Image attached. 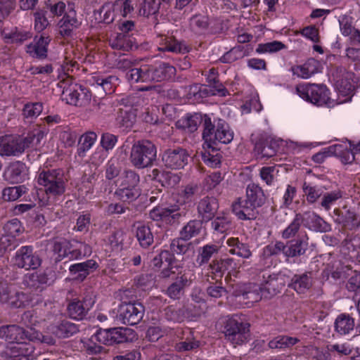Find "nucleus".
<instances>
[{
	"instance_id": "nucleus-42",
	"label": "nucleus",
	"mask_w": 360,
	"mask_h": 360,
	"mask_svg": "<svg viewBox=\"0 0 360 360\" xmlns=\"http://www.w3.org/2000/svg\"><path fill=\"white\" fill-rule=\"evenodd\" d=\"M202 158L204 162L210 167H217L221 163V155L212 145L210 149L203 147Z\"/></svg>"
},
{
	"instance_id": "nucleus-44",
	"label": "nucleus",
	"mask_w": 360,
	"mask_h": 360,
	"mask_svg": "<svg viewBox=\"0 0 360 360\" xmlns=\"http://www.w3.org/2000/svg\"><path fill=\"white\" fill-rule=\"evenodd\" d=\"M199 188L196 185L187 186L179 195L177 200L180 205L188 204L190 206L198 195Z\"/></svg>"
},
{
	"instance_id": "nucleus-37",
	"label": "nucleus",
	"mask_w": 360,
	"mask_h": 360,
	"mask_svg": "<svg viewBox=\"0 0 360 360\" xmlns=\"http://www.w3.org/2000/svg\"><path fill=\"white\" fill-rule=\"evenodd\" d=\"M354 328V321L349 315L342 314L335 321V330L340 335L349 333Z\"/></svg>"
},
{
	"instance_id": "nucleus-31",
	"label": "nucleus",
	"mask_w": 360,
	"mask_h": 360,
	"mask_svg": "<svg viewBox=\"0 0 360 360\" xmlns=\"http://www.w3.org/2000/svg\"><path fill=\"white\" fill-rule=\"evenodd\" d=\"M97 264L93 260L77 263L70 266L69 270L74 276V279L82 281L89 274V269L96 268Z\"/></svg>"
},
{
	"instance_id": "nucleus-61",
	"label": "nucleus",
	"mask_w": 360,
	"mask_h": 360,
	"mask_svg": "<svg viewBox=\"0 0 360 360\" xmlns=\"http://www.w3.org/2000/svg\"><path fill=\"white\" fill-rule=\"evenodd\" d=\"M22 193L21 186L8 187L4 189L3 198L7 201H15L18 199Z\"/></svg>"
},
{
	"instance_id": "nucleus-46",
	"label": "nucleus",
	"mask_w": 360,
	"mask_h": 360,
	"mask_svg": "<svg viewBox=\"0 0 360 360\" xmlns=\"http://www.w3.org/2000/svg\"><path fill=\"white\" fill-rule=\"evenodd\" d=\"M115 195L124 202H130L135 200L139 195V191L136 187L117 186Z\"/></svg>"
},
{
	"instance_id": "nucleus-8",
	"label": "nucleus",
	"mask_w": 360,
	"mask_h": 360,
	"mask_svg": "<svg viewBox=\"0 0 360 360\" xmlns=\"http://www.w3.org/2000/svg\"><path fill=\"white\" fill-rule=\"evenodd\" d=\"M74 244H72L70 241L61 239L59 241H56L53 245V252L56 255L55 260L56 262L60 261L65 257L73 259L79 255H81V252H76L75 250H72L73 247L79 245V248L84 247V255L89 254L91 252L90 248L83 243L77 241H73Z\"/></svg>"
},
{
	"instance_id": "nucleus-59",
	"label": "nucleus",
	"mask_w": 360,
	"mask_h": 360,
	"mask_svg": "<svg viewBox=\"0 0 360 360\" xmlns=\"http://www.w3.org/2000/svg\"><path fill=\"white\" fill-rule=\"evenodd\" d=\"M185 283L186 281L180 278L168 288L167 295L172 299L179 298L182 295V290Z\"/></svg>"
},
{
	"instance_id": "nucleus-18",
	"label": "nucleus",
	"mask_w": 360,
	"mask_h": 360,
	"mask_svg": "<svg viewBox=\"0 0 360 360\" xmlns=\"http://www.w3.org/2000/svg\"><path fill=\"white\" fill-rule=\"evenodd\" d=\"M332 148L335 155H340L342 162L346 164L352 162L355 160V155L360 153V142L354 145L348 141L344 143L335 144Z\"/></svg>"
},
{
	"instance_id": "nucleus-57",
	"label": "nucleus",
	"mask_w": 360,
	"mask_h": 360,
	"mask_svg": "<svg viewBox=\"0 0 360 360\" xmlns=\"http://www.w3.org/2000/svg\"><path fill=\"white\" fill-rule=\"evenodd\" d=\"M342 196L340 191H333L325 194L322 198L321 205L326 210H329L330 207Z\"/></svg>"
},
{
	"instance_id": "nucleus-7",
	"label": "nucleus",
	"mask_w": 360,
	"mask_h": 360,
	"mask_svg": "<svg viewBox=\"0 0 360 360\" xmlns=\"http://www.w3.org/2000/svg\"><path fill=\"white\" fill-rule=\"evenodd\" d=\"M144 307L140 303H122L118 308V319L124 324L136 325L143 316Z\"/></svg>"
},
{
	"instance_id": "nucleus-60",
	"label": "nucleus",
	"mask_w": 360,
	"mask_h": 360,
	"mask_svg": "<svg viewBox=\"0 0 360 360\" xmlns=\"http://www.w3.org/2000/svg\"><path fill=\"white\" fill-rule=\"evenodd\" d=\"M160 4L155 0H144L142 7L139 10L141 15L148 16L158 12Z\"/></svg>"
},
{
	"instance_id": "nucleus-21",
	"label": "nucleus",
	"mask_w": 360,
	"mask_h": 360,
	"mask_svg": "<svg viewBox=\"0 0 360 360\" xmlns=\"http://www.w3.org/2000/svg\"><path fill=\"white\" fill-rule=\"evenodd\" d=\"M153 179L160 182L162 186L174 187L181 181V176L176 173L153 169L149 175Z\"/></svg>"
},
{
	"instance_id": "nucleus-56",
	"label": "nucleus",
	"mask_w": 360,
	"mask_h": 360,
	"mask_svg": "<svg viewBox=\"0 0 360 360\" xmlns=\"http://www.w3.org/2000/svg\"><path fill=\"white\" fill-rule=\"evenodd\" d=\"M43 106L40 103H27L24 106V118L37 117L42 112Z\"/></svg>"
},
{
	"instance_id": "nucleus-53",
	"label": "nucleus",
	"mask_w": 360,
	"mask_h": 360,
	"mask_svg": "<svg viewBox=\"0 0 360 360\" xmlns=\"http://www.w3.org/2000/svg\"><path fill=\"white\" fill-rule=\"evenodd\" d=\"M46 132L41 130H37L32 136L24 139V150L25 148H31L35 150L41 146V141L46 136Z\"/></svg>"
},
{
	"instance_id": "nucleus-33",
	"label": "nucleus",
	"mask_w": 360,
	"mask_h": 360,
	"mask_svg": "<svg viewBox=\"0 0 360 360\" xmlns=\"http://www.w3.org/2000/svg\"><path fill=\"white\" fill-rule=\"evenodd\" d=\"M22 165L20 161L11 162L4 172L5 179L11 184H18L22 179Z\"/></svg>"
},
{
	"instance_id": "nucleus-12",
	"label": "nucleus",
	"mask_w": 360,
	"mask_h": 360,
	"mask_svg": "<svg viewBox=\"0 0 360 360\" xmlns=\"http://www.w3.org/2000/svg\"><path fill=\"white\" fill-rule=\"evenodd\" d=\"M179 205L158 206L150 212V217L154 221L171 224L178 219L182 214H184V212H179Z\"/></svg>"
},
{
	"instance_id": "nucleus-15",
	"label": "nucleus",
	"mask_w": 360,
	"mask_h": 360,
	"mask_svg": "<svg viewBox=\"0 0 360 360\" xmlns=\"http://www.w3.org/2000/svg\"><path fill=\"white\" fill-rule=\"evenodd\" d=\"M188 157L184 149H169L165 152L162 161L166 167L178 169L183 168L188 163Z\"/></svg>"
},
{
	"instance_id": "nucleus-63",
	"label": "nucleus",
	"mask_w": 360,
	"mask_h": 360,
	"mask_svg": "<svg viewBox=\"0 0 360 360\" xmlns=\"http://www.w3.org/2000/svg\"><path fill=\"white\" fill-rule=\"evenodd\" d=\"M277 172L276 167H264L260 170V176L267 185H272Z\"/></svg>"
},
{
	"instance_id": "nucleus-4",
	"label": "nucleus",
	"mask_w": 360,
	"mask_h": 360,
	"mask_svg": "<svg viewBox=\"0 0 360 360\" xmlns=\"http://www.w3.org/2000/svg\"><path fill=\"white\" fill-rule=\"evenodd\" d=\"M155 146L148 140L136 142L131 147V163L136 168L143 169L152 165L156 159Z\"/></svg>"
},
{
	"instance_id": "nucleus-51",
	"label": "nucleus",
	"mask_w": 360,
	"mask_h": 360,
	"mask_svg": "<svg viewBox=\"0 0 360 360\" xmlns=\"http://www.w3.org/2000/svg\"><path fill=\"white\" fill-rule=\"evenodd\" d=\"M299 340L296 338L288 336H278L269 342V347L272 349L285 348L292 346L298 342Z\"/></svg>"
},
{
	"instance_id": "nucleus-13",
	"label": "nucleus",
	"mask_w": 360,
	"mask_h": 360,
	"mask_svg": "<svg viewBox=\"0 0 360 360\" xmlns=\"http://www.w3.org/2000/svg\"><path fill=\"white\" fill-rule=\"evenodd\" d=\"M307 243L304 241H290L286 245L281 242L276 243L274 245L267 246L264 249L265 254H278L283 252L287 257H295L303 254L305 251Z\"/></svg>"
},
{
	"instance_id": "nucleus-52",
	"label": "nucleus",
	"mask_w": 360,
	"mask_h": 360,
	"mask_svg": "<svg viewBox=\"0 0 360 360\" xmlns=\"http://www.w3.org/2000/svg\"><path fill=\"white\" fill-rule=\"evenodd\" d=\"M22 342L8 344L5 351V360H22Z\"/></svg>"
},
{
	"instance_id": "nucleus-48",
	"label": "nucleus",
	"mask_w": 360,
	"mask_h": 360,
	"mask_svg": "<svg viewBox=\"0 0 360 360\" xmlns=\"http://www.w3.org/2000/svg\"><path fill=\"white\" fill-rule=\"evenodd\" d=\"M174 72L175 69L173 66L161 63L155 68H150L149 73L150 76H155L157 75L161 76L162 75L163 76L162 78L158 81L160 82L171 78L174 75Z\"/></svg>"
},
{
	"instance_id": "nucleus-49",
	"label": "nucleus",
	"mask_w": 360,
	"mask_h": 360,
	"mask_svg": "<svg viewBox=\"0 0 360 360\" xmlns=\"http://www.w3.org/2000/svg\"><path fill=\"white\" fill-rule=\"evenodd\" d=\"M68 309L70 316L76 320L82 319L87 312L82 302L76 300L70 302Z\"/></svg>"
},
{
	"instance_id": "nucleus-58",
	"label": "nucleus",
	"mask_w": 360,
	"mask_h": 360,
	"mask_svg": "<svg viewBox=\"0 0 360 360\" xmlns=\"http://www.w3.org/2000/svg\"><path fill=\"white\" fill-rule=\"evenodd\" d=\"M116 10L120 9L122 15L126 17L130 14L137 4L136 0H125L124 1H116L115 4Z\"/></svg>"
},
{
	"instance_id": "nucleus-10",
	"label": "nucleus",
	"mask_w": 360,
	"mask_h": 360,
	"mask_svg": "<svg viewBox=\"0 0 360 360\" xmlns=\"http://www.w3.org/2000/svg\"><path fill=\"white\" fill-rule=\"evenodd\" d=\"M38 183L45 188L47 194L61 195L65 191L64 183L60 178L57 177L54 170L40 173Z\"/></svg>"
},
{
	"instance_id": "nucleus-29",
	"label": "nucleus",
	"mask_w": 360,
	"mask_h": 360,
	"mask_svg": "<svg viewBox=\"0 0 360 360\" xmlns=\"http://www.w3.org/2000/svg\"><path fill=\"white\" fill-rule=\"evenodd\" d=\"M246 199L255 207L262 206L265 201V195L262 188L254 184H249L246 189Z\"/></svg>"
},
{
	"instance_id": "nucleus-5",
	"label": "nucleus",
	"mask_w": 360,
	"mask_h": 360,
	"mask_svg": "<svg viewBox=\"0 0 360 360\" xmlns=\"http://www.w3.org/2000/svg\"><path fill=\"white\" fill-rule=\"evenodd\" d=\"M67 73L60 75V81L58 86L62 89L61 99L66 103L79 105L84 100H88L87 91L81 85L72 82V79L67 76Z\"/></svg>"
},
{
	"instance_id": "nucleus-54",
	"label": "nucleus",
	"mask_w": 360,
	"mask_h": 360,
	"mask_svg": "<svg viewBox=\"0 0 360 360\" xmlns=\"http://www.w3.org/2000/svg\"><path fill=\"white\" fill-rule=\"evenodd\" d=\"M219 251V247L215 245H207L202 248L198 257V262L200 264L207 263L212 256Z\"/></svg>"
},
{
	"instance_id": "nucleus-25",
	"label": "nucleus",
	"mask_w": 360,
	"mask_h": 360,
	"mask_svg": "<svg viewBox=\"0 0 360 360\" xmlns=\"http://www.w3.org/2000/svg\"><path fill=\"white\" fill-rule=\"evenodd\" d=\"M233 212L238 219H250L254 217L253 207L247 199H238L233 205Z\"/></svg>"
},
{
	"instance_id": "nucleus-43",
	"label": "nucleus",
	"mask_w": 360,
	"mask_h": 360,
	"mask_svg": "<svg viewBox=\"0 0 360 360\" xmlns=\"http://www.w3.org/2000/svg\"><path fill=\"white\" fill-rule=\"evenodd\" d=\"M11 290H8V287L6 283H0V302H9L11 305L16 307L21 306V302L19 300L20 295L15 293V296L9 295Z\"/></svg>"
},
{
	"instance_id": "nucleus-27",
	"label": "nucleus",
	"mask_w": 360,
	"mask_h": 360,
	"mask_svg": "<svg viewBox=\"0 0 360 360\" xmlns=\"http://www.w3.org/2000/svg\"><path fill=\"white\" fill-rule=\"evenodd\" d=\"M115 10L116 8L114 4H105L100 10L96 11L94 13L95 22L97 23L103 22L106 24L112 22L115 19Z\"/></svg>"
},
{
	"instance_id": "nucleus-62",
	"label": "nucleus",
	"mask_w": 360,
	"mask_h": 360,
	"mask_svg": "<svg viewBox=\"0 0 360 360\" xmlns=\"http://www.w3.org/2000/svg\"><path fill=\"white\" fill-rule=\"evenodd\" d=\"M245 55L243 51V47L238 46L233 48L229 52L226 53L221 58L224 63H231L238 58L244 57Z\"/></svg>"
},
{
	"instance_id": "nucleus-38",
	"label": "nucleus",
	"mask_w": 360,
	"mask_h": 360,
	"mask_svg": "<svg viewBox=\"0 0 360 360\" xmlns=\"http://www.w3.org/2000/svg\"><path fill=\"white\" fill-rule=\"evenodd\" d=\"M200 120V116L198 114L187 115L178 120L176 125L187 132H193L197 130Z\"/></svg>"
},
{
	"instance_id": "nucleus-3",
	"label": "nucleus",
	"mask_w": 360,
	"mask_h": 360,
	"mask_svg": "<svg viewBox=\"0 0 360 360\" xmlns=\"http://www.w3.org/2000/svg\"><path fill=\"white\" fill-rule=\"evenodd\" d=\"M233 131L225 121L219 120L212 127L210 118L205 119L202 133L205 148L210 149L212 145L217 143L228 144L233 140Z\"/></svg>"
},
{
	"instance_id": "nucleus-20",
	"label": "nucleus",
	"mask_w": 360,
	"mask_h": 360,
	"mask_svg": "<svg viewBox=\"0 0 360 360\" xmlns=\"http://www.w3.org/2000/svg\"><path fill=\"white\" fill-rule=\"evenodd\" d=\"M319 63L314 59H309L302 65L291 68L292 75L300 79H307L318 71Z\"/></svg>"
},
{
	"instance_id": "nucleus-14",
	"label": "nucleus",
	"mask_w": 360,
	"mask_h": 360,
	"mask_svg": "<svg viewBox=\"0 0 360 360\" xmlns=\"http://www.w3.org/2000/svg\"><path fill=\"white\" fill-rule=\"evenodd\" d=\"M22 138L20 135L0 137V155L18 156L22 152Z\"/></svg>"
},
{
	"instance_id": "nucleus-32",
	"label": "nucleus",
	"mask_w": 360,
	"mask_h": 360,
	"mask_svg": "<svg viewBox=\"0 0 360 360\" xmlns=\"http://www.w3.org/2000/svg\"><path fill=\"white\" fill-rule=\"evenodd\" d=\"M112 344L132 341L136 338L134 330L129 328H111Z\"/></svg>"
},
{
	"instance_id": "nucleus-36",
	"label": "nucleus",
	"mask_w": 360,
	"mask_h": 360,
	"mask_svg": "<svg viewBox=\"0 0 360 360\" xmlns=\"http://www.w3.org/2000/svg\"><path fill=\"white\" fill-rule=\"evenodd\" d=\"M51 331L60 338H68L78 331L77 326L70 321H63L58 326L51 328Z\"/></svg>"
},
{
	"instance_id": "nucleus-47",
	"label": "nucleus",
	"mask_w": 360,
	"mask_h": 360,
	"mask_svg": "<svg viewBox=\"0 0 360 360\" xmlns=\"http://www.w3.org/2000/svg\"><path fill=\"white\" fill-rule=\"evenodd\" d=\"M285 45L281 41H273L258 44L256 52L259 54L273 53L285 49Z\"/></svg>"
},
{
	"instance_id": "nucleus-40",
	"label": "nucleus",
	"mask_w": 360,
	"mask_h": 360,
	"mask_svg": "<svg viewBox=\"0 0 360 360\" xmlns=\"http://www.w3.org/2000/svg\"><path fill=\"white\" fill-rule=\"evenodd\" d=\"M97 139V135L94 132H87L83 134L79 140L77 154L79 157H84L86 151L91 148Z\"/></svg>"
},
{
	"instance_id": "nucleus-17",
	"label": "nucleus",
	"mask_w": 360,
	"mask_h": 360,
	"mask_svg": "<svg viewBox=\"0 0 360 360\" xmlns=\"http://www.w3.org/2000/svg\"><path fill=\"white\" fill-rule=\"evenodd\" d=\"M59 32L62 36H68L72 30L79 25V22L76 17V11L73 4H68L67 13L58 22Z\"/></svg>"
},
{
	"instance_id": "nucleus-50",
	"label": "nucleus",
	"mask_w": 360,
	"mask_h": 360,
	"mask_svg": "<svg viewBox=\"0 0 360 360\" xmlns=\"http://www.w3.org/2000/svg\"><path fill=\"white\" fill-rule=\"evenodd\" d=\"M32 249L29 246H24V269H35L41 264L39 258L31 255Z\"/></svg>"
},
{
	"instance_id": "nucleus-24",
	"label": "nucleus",
	"mask_w": 360,
	"mask_h": 360,
	"mask_svg": "<svg viewBox=\"0 0 360 360\" xmlns=\"http://www.w3.org/2000/svg\"><path fill=\"white\" fill-rule=\"evenodd\" d=\"M285 143V141L282 139H274L271 141L269 146L257 144L255 146V152L259 158H270L274 156L278 151L284 152V150L281 149V147L283 146Z\"/></svg>"
},
{
	"instance_id": "nucleus-64",
	"label": "nucleus",
	"mask_w": 360,
	"mask_h": 360,
	"mask_svg": "<svg viewBox=\"0 0 360 360\" xmlns=\"http://www.w3.org/2000/svg\"><path fill=\"white\" fill-rule=\"evenodd\" d=\"M165 333V330L162 328L159 323H154L153 325H151L148 328L146 332V338L148 339L149 341L155 342L158 340H159V338L162 337Z\"/></svg>"
},
{
	"instance_id": "nucleus-11",
	"label": "nucleus",
	"mask_w": 360,
	"mask_h": 360,
	"mask_svg": "<svg viewBox=\"0 0 360 360\" xmlns=\"http://www.w3.org/2000/svg\"><path fill=\"white\" fill-rule=\"evenodd\" d=\"M355 77L354 73L345 71L341 75H337L335 86L338 94V99L348 98L351 101L352 93L355 89Z\"/></svg>"
},
{
	"instance_id": "nucleus-23",
	"label": "nucleus",
	"mask_w": 360,
	"mask_h": 360,
	"mask_svg": "<svg viewBox=\"0 0 360 360\" xmlns=\"http://www.w3.org/2000/svg\"><path fill=\"white\" fill-rule=\"evenodd\" d=\"M218 208L217 200L214 198L206 197L202 199L198 205V211L202 220L211 219Z\"/></svg>"
},
{
	"instance_id": "nucleus-41",
	"label": "nucleus",
	"mask_w": 360,
	"mask_h": 360,
	"mask_svg": "<svg viewBox=\"0 0 360 360\" xmlns=\"http://www.w3.org/2000/svg\"><path fill=\"white\" fill-rule=\"evenodd\" d=\"M139 182V176L133 171H126L116 179L117 186L136 187Z\"/></svg>"
},
{
	"instance_id": "nucleus-39",
	"label": "nucleus",
	"mask_w": 360,
	"mask_h": 360,
	"mask_svg": "<svg viewBox=\"0 0 360 360\" xmlns=\"http://www.w3.org/2000/svg\"><path fill=\"white\" fill-rule=\"evenodd\" d=\"M311 285V281L307 275H295L288 284V286L294 289L298 294L305 293Z\"/></svg>"
},
{
	"instance_id": "nucleus-1",
	"label": "nucleus",
	"mask_w": 360,
	"mask_h": 360,
	"mask_svg": "<svg viewBox=\"0 0 360 360\" xmlns=\"http://www.w3.org/2000/svg\"><path fill=\"white\" fill-rule=\"evenodd\" d=\"M269 278L263 286H260L255 283L248 284L245 286L244 290L241 295L236 296L243 299V300H249L245 302L253 304L260 301L262 298L268 299L276 295L282 288L283 283L281 281H284V277L281 275L276 277H271L268 275Z\"/></svg>"
},
{
	"instance_id": "nucleus-30",
	"label": "nucleus",
	"mask_w": 360,
	"mask_h": 360,
	"mask_svg": "<svg viewBox=\"0 0 360 360\" xmlns=\"http://www.w3.org/2000/svg\"><path fill=\"white\" fill-rule=\"evenodd\" d=\"M236 264L233 259H226L221 261H213L210 265L211 273L214 277H221L224 273L229 271V273L234 271Z\"/></svg>"
},
{
	"instance_id": "nucleus-26",
	"label": "nucleus",
	"mask_w": 360,
	"mask_h": 360,
	"mask_svg": "<svg viewBox=\"0 0 360 360\" xmlns=\"http://www.w3.org/2000/svg\"><path fill=\"white\" fill-rule=\"evenodd\" d=\"M304 222V225L309 229L319 231H326L328 230V224L316 213L308 212L304 214L301 220Z\"/></svg>"
},
{
	"instance_id": "nucleus-9",
	"label": "nucleus",
	"mask_w": 360,
	"mask_h": 360,
	"mask_svg": "<svg viewBox=\"0 0 360 360\" xmlns=\"http://www.w3.org/2000/svg\"><path fill=\"white\" fill-rule=\"evenodd\" d=\"M21 222L13 219L4 226L6 234L0 238V256L8 250H11L15 246V238L20 235Z\"/></svg>"
},
{
	"instance_id": "nucleus-55",
	"label": "nucleus",
	"mask_w": 360,
	"mask_h": 360,
	"mask_svg": "<svg viewBox=\"0 0 360 360\" xmlns=\"http://www.w3.org/2000/svg\"><path fill=\"white\" fill-rule=\"evenodd\" d=\"M110 45L112 49L129 51L132 49V44L122 34H117L115 39H110Z\"/></svg>"
},
{
	"instance_id": "nucleus-34",
	"label": "nucleus",
	"mask_w": 360,
	"mask_h": 360,
	"mask_svg": "<svg viewBox=\"0 0 360 360\" xmlns=\"http://www.w3.org/2000/svg\"><path fill=\"white\" fill-rule=\"evenodd\" d=\"M118 78L115 76H109L107 78H100L97 75H93L89 80L92 86H100L103 89L105 94H111L114 92L116 82Z\"/></svg>"
},
{
	"instance_id": "nucleus-22",
	"label": "nucleus",
	"mask_w": 360,
	"mask_h": 360,
	"mask_svg": "<svg viewBox=\"0 0 360 360\" xmlns=\"http://www.w3.org/2000/svg\"><path fill=\"white\" fill-rule=\"evenodd\" d=\"M51 41L49 37H36L32 44L27 46V51L34 57L44 58L46 56L48 46Z\"/></svg>"
},
{
	"instance_id": "nucleus-45",
	"label": "nucleus",
	"mask_w": 360,
	"mask_h": 360,
	"mask_svg": "<svg viewBox=\"0 0 360 360\" xmlns=\"http://www.w3.org/2000/svg\"><path fill=\"white\" fill-rule=\"evenodd\" d=\"M202 228V224L198 220L190 221L181 231V236L184 240H189L197 236Z\"/></svg>"
},
{
	"instance_id": "nucleus-2",
	"label": "nucleus",
	"mask_w": 360,
	"mask_h": 360,
	"mask_svg": "<svg viewBox=\"0 0 360 360\" xmlns=\"http://www.w3.org/2000/svg\"><path fill=\"white\" fill-rule=\"evenodd\" d=\"M299 96L303 100L318 106L333 108L337 105L347 103L348 98L335 99L330 96L328 89L321 84H302L296 88Z\"/></svg>"
},
{
	"instance_id": "nucleus-6",
	"label": "nucleus",
	"mask_w": 360,
	"mask_h": 360,
	"mask_svg": "<svg viewBox=\"0 0 360 360\" xmlns=\"http://www.w3.org/2000/svg\"><path fill=\"white\" fill-rule=\"evenodd\" d=\"M249 324L240 322L237 317L233 316L226 321L225 336L233 345H242L249 339Z\"/></svg>"
},
{
	"instance_id": "nucleus-19",
	"label": "nucleus",
	"mask_w": 360,
	"mask_h": 360,
	"mask_svg": "<svg viewBox=\"0 0 360 360\" xmlns=\"http://www.w3.org/2000/svg\"><path fill=\"white\" fill-rule=\"evenodd\" d=\"M150 67L143 66L140 68H133L129 70L127 75V79L131 83L137 82H149L153 81H159L163 76L159 75L155 76H150Z\"/></svg>"
},
{
	"instance_id": "nucleus-16",
	"label": "nucleus",
	"mask_w": 360,
	"mask_h": 360,
	"mask_svg": "<svg viewBox=\"0 0 360 360\" xmlns=\"http://www.w3.org/2000/svg\"><path fill=\"white\" fill-rule=\"evenodd\" d=\"M153 264L155 266H162L161 275L163 278L169 277L172 274H174V269H177L179 265L174 259L173 254L167 250H164L153 259Z\"/></svg>"
},
{
	"instance_id": "nucleus-35",
	"label": "nucleus",
	"mask_w": 360,
	"mask_h": 360,
	"mask_svg": "<svg viewBox=\"0 0 360 360\" xmlns=\"http://www.w3.org/2000/svg\"><path fill=\"white\" fill-rule=\"evenodd\" d=\"M136 236L143 248H148L153 243V236L151 231L145 224L138 223L136 225Z\"/></svg>"
},
{
	"instance_id": "nucleus-28",
	"label": "nucleus",
	"mask_w": 360,
	"mask_h": 360,
	"mask_svg": "<svg viewBox=\"0 0 360 360\" xmlns=\"http://www.w3.org/2000/svg\"><path fill=\"white\" fill-rule=\"evenodd\" d=\"M0 338L8 342V344L21 342L22 329L15 325L2 326L0 328Z\"/></svg>"
}]
</instances>
